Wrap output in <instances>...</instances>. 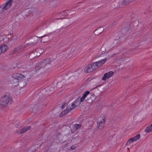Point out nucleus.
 I'll return each instance as SVG.
<instances>
[{"label":"nucleus","instance_id":"nucleus-1","mask_svg":"<svg viewBox=\"0 0 152 152\" xmlns=\"http://www.w3.org/2000/svg\"><path fill=\"white\" fill-rule=\"evenodd\" d=\"M12 100L10 95L8 93L3 95L0 100V104L4 106H7L9 103Z\"/></svg>","mask_w":152,"mask_h":152},{"label":"nucleus","instance_id":"nucleus-2","mask_svg":"<svg viewBox=\"0 0 152 152\" xmlns=\"http://www.w3.org/2000/svg\"><path fill=\"white\" fill-rule=\"evenodd\" d=\"M107 58H105L104 59H101L100 61H98L96 62H93L91 65L94 70H95L99 67L102 66L106 61Z\"/></svg>","mask_w":152,"mask_h":152},{"label":"nucleus","instance_id":"nucleus-3","mask_svg":"<svg viewBox=\"0 0 152 152\" xmlns=\"http://www.w3.org/2000/svg\"><path fill=\"white\" fill-rule=\"evenodd\" d=\"M105 118L104 116L99 118L97 123V127L99 129H102L104 127L105 124Z\"/></svg>","mask_w":152,"mask_h":152},{"label":"nucleus","instance_id":"nucleus-4","mask_svg":"<svg viewBox=\"0 0 152 152\" xmlns=\"http://www.w3.org/2000/svg\"><path fill=\"white\" fill-rule=\"evenodd\" d=\"M45 65L43 61L38 64L35 67V71L36 72L42 74Z\"/></svg>","mask_w":152,"mask_h":152},{"label":"nucleus","instance_id":"nucleus-5","mask_svg":"<svg viewBox=\"0 0 152 152\" xmlns=\"http://www.w3.org/2000/svg\"><path fill=\"white\" fill-rule=\"evenodd\" d=\"M46 105V104H43V105L42 104H35L32 107V111L34 113H36L38 110L41 109L42 107L45 106Z\"/></svg>","mask_w":152,"mask_h":152},{"label":"nucleus","instance_id":"nucleus-6","mask_svg":"<svg viewBox=\"0 0 152 152\" xmlns=\"http://www.w3.org/2000/svg\"><path fill=\"white\" fill-rule=\"evenodd\" d=\"M39 37L36 36L30 37L29 39V42L28 43V45H34L36 44L37 42Z\"/></svg>","mask_w":152,"mask_h":152},{"label":"nucleus","instance_id":"nucleus-7","mask_svg":"<svg viewBox=\"0 0 152 152\" xmlns=\"http://www.w3.org/2000/svg\"><path fill=\"white\" fill-rule=\"evenodd\" d=\"M81 102L80 97H79L76 99L75 101L73 103H72V104L70 106L71 108L72 109H74L79 106Z\"/></svg>","mask_w":152,"mask_h":152},{"label":"nucleus","instance_id":"nucleus-8","mask_svg":"<svg viewBox=\"0 0 152 152\" xmlns=\"http://www.w3.org/2000/svg\"><path fill=\"white\" fill-rule=\"evenodd\" d=\"M31 128V127L30 126H27L25 127L24 128L20 129L18 130H16L15 131L16 132L18 133L19 134H23L26 132L29 129H30Z\"/></svg>","mask_w":152,"mask_h":152},{"label":"nucleus","instance_id":"nucleus-9","mask_svg":"<svg viewBox=\"0 0 152 152\" xmlns=\"http://www.w3.org/2000/svg\"><path fill=\"white\" fill-rule=\"evenodd\" d=\"M114 74V72L113 71H111L107 73H105L102 78L103 80H105L107 78H109L112 77Z\"/></svg>","mask_w":152,"mask_h":152},{"label":"nucleus","instance_id":"nucleus-10","mask_svg":"<svg viewBox=\"0 0 152 152\" xmlns=\"http://www.w3.org/2000/svg\"><path fill=\"white\" fill-rule=\"evenodd\" d=\"M13 76L14 78H16L18 80H19V81H20L21 80L24 79V78H25V76L19 73L14 74Z\"/></svg>","mask_w":152,"mask_h":152},{"label":"nucleus","instance_id":"nucleus-11","mask_svg":"<svg viewBox=\"0 0 152 152\" xmlns=\"http://www.w3.org/2000/svg\"><path fill=\"white\" fill-rule=\"evenodd\" d=\"M72 109L71 108V107L69 106H67L66 110H64L60 114V117H61L67 114Z\"/></svg>","mask_w":152,"mask_h":152},{"label":"nucleus","instance_id":"nucleus-12","mask_svg":"<svg viewBox=\"0 0 152 152\" xmlns=\"http://www.w3.org/2000/svg\"><path fill=\"white\" fill-rule=\"evenodd\" d=\"M12 2V1L11 0H9L6 3L5 5L2 8V10H5L9 8L11 6Z\"/></svg>","mask_w":152,"mask_h":152},{"label":"nucleus","instance_id":"nucleus-13","mask_svg":"<svg viewBox=\"0 0 152 152\" xmlns=\"http://www.w3.org/2000/svg\"><path fill=\"white\" fill-rule=\"evenodd\" d=\"M94 69L91 64L88 65L85 69V71L86 73L91 72L94 71Z\"/></svg>","mask_w":152,"mask_h":152},{"label":"nucleus","instance_id":"nucleus-14","mask_svg":"<svg viewBox=\"0 0 152 152\" xmlns=\"http://www.w3.org/2000/svg\"><path fill=\"white\" fill-rule=\"evenodd\" d=\"M8 46L4 44H1L0 45V54L4 52L7 48Z\"/></svg>","mask_w":152,"mask_h":152},{"label":"nucleus","instance_id":"nucleus-15","mask_svg":"<svg viewBox=\"0 0 152 152\" xmlns=\"http://www.w3.org/2000/svg\"><path fill=\"white\" fill-rule=\"evenodd\" d=\"M90 94V91H86L83 94V96L80 98V100L81 102H83L85 100V98L87 96L89 95Z\"/></svg>","mask_w":152,"mask_h":152},{"label":"nucleus","instance_id":"nucleus-16","mask_svg":"<svg viewBox=\"0 0 152 152\" xmlns=\"http://www.w3.org/2000/svg\"><path fill=\"white\" fill-rule=\"evenodd\" d=\"M104 29L103 27H100L99 28L96 30L94 32L95 33V34L98 35L101 33L103 31Z\"/></svg>","mask_w":152,"mask_h":152},{"label":"nucleus","instance_id":"nucleus-17","mask_svg":"<svg viewBox=\"0 0 152 152\" xmlns=\"http://www.w3.org/2000/svg\"><path fill=\"white\" fill-rule=\"evenodd\" d=\"M130 30V27H126V28H122L121 29V32L123 34H126L127 33L129 32Z\"/></svg>","mask_w":152,"mask_h":152},{"label":"nucleus","instance_id":"nucleus-18","mask_svg":"<svg viewBox=\"0 0 152 152\" xmlns=\"http://www.w3.org/2000/svg\"><path fill=\"white\" fill-rule=\"evenodd\" d=\"M45 65L47 64H50L51 62V59L50 58H48L45 59L43 61Z\"/></svg>","mask_w":152,"mask_h":152},{"label":"nucleus","instance_id":"nucleus-19","mask_svg":"<svg viewBox=\"0 0 152 152\" xmlns=\"http://www.w3.org/2000/svg\"><path fill=\"white\" fill-rule=\"evenodd\" d=\"M152 131V124L150 125V126L147 127L145 130V132L146 133L150 132Z\"/></svg>","mask_w":152,"mask_h":152},{"label":"nucleus","instance_id":"nucleus-20","mask_svg":"<svg viewBox=\"0 0 152 152\" xmlns=\"http://www.w3.org/2000/svg\"><path fill=\"white\" fill-rule=\"evenodd\" d=\"M11 82L12 84L16 83L19 82V80H18L17 79L14 78L13 76L11 77Z\"/></svg>","mask_w":152,"mask_h":152},{"label":"nucleus","instance_id":"nucleus-21","mask_svg":"<svg viewBox=\"0 0 152 152\" xmlns=\"http://www.w3.org/2000/svg\"><path fill=\"white\" fill-rule=\"evenodd\" d=\"M46 35H44L42 36L39 37V38H42L41 40V41L43 42H46L49 41V39L48 38L46 40H45V39H44L43 38L44 37H45Z\"/></svg>","mask_w":152,"mask_h":152},{"label":"nucleus","instance_id":"nucleus-22","mask_svg":"<svg viewBox=\"0 0 152 152\" xmlns=\"http://www.w3.org/2000/svg\"><path fill=\"white\" fill-rule=\"evenodd\" d=\"M140 134H137L134 137L132 138V139H133L134 141H135L138 140L140 138Z\"/></svg>","mask_w":152,"mask_h":152},{"label":"nucleus","instance_id":"nucleus-23","mask_svg":"<svg viewBox=\"0 0 152 152\" xmlns=\"http://www.w3.org/2000/svg\"><path fill=\"white\" fill-rule=\"evenodd\" d=\"M81 126L80 124H75L74 126V129L76 130L80 128Z\"/></svg>","mask_w":152,"mask_h":152},{"label":"nucleus","instance_id":"nucleus-24","mask_svg":"<svg viewBox=\"0 0 152 152\" xmlns=\"http://www.w3.org/2000/svg\"><path fill=\"white\" fill-rule=\"evenodd\" d=\"M34 53H31V54H30L29 56V57L31 59H33L36 56H37V55H35V56H34Z\"/></svg>","mask_w":152,"mask_h":152},{"label":"nucleus","instance_id":"nucleus-25","mask_svg":"<svg viewBox=\"0 0 152 152\" xmlns=\"http://www.w3.org/2000/svg\"><path fill=\"white\" fill-rule=\"evenodd\" d=\"M133 141H133V139H132V138H131L128 140V142H129V144H130Z\"/></svg>","mask_w":152,"mask_h":152},{"label":"nucleus","instance_id":"nucleus-26","mask_svg":"<svg viewBox=\"0 0 152 152\" xmlns=\"http://www.w3.org/2000/svg\"><path fill=\"white\" fill-rule=\"evenodd\" d=\"M66 105V103H64L62 104L61 106V108L62 109H63L64 108Z\"/></svg>","mask_w":152,"mask_h":152},{"label":"nucleus","instance_id":"nucleus-27","mask_svg":"<svg viewBox=\"0 0 152 152\" xmlns=\"http://www.w3.org/2000/svg\"><path fill=\"white\" fill-rule=\"evenodd\" d=\"M76 147V146L75 145H74L71 147V149L72 150H74L75 149Z\"/></svg>","mask_w":152,"mask_h":152},{"label":"nucleus","instance_id":"nucleus-28","mask_svg":"<svg viewBox=\"0 0 152 152\" xmlns=\"http://www.w3.org/2000/svg\"><path fill=\"white\" fill-rule=\"evenodd\" d=\"M114 42L115 43H118V41L117 39H115Z\"/></svg>","mask_w":152,"mask_h":152},{"label":"nucleus","instance_id":"nucleus-29","mask_svg":"<svg viewBox=\"0 0 152 152\" xmlns=\"http://www.w3.org/2000/svg\"><path fill=\"white\" fill-rule=\"evenodd\" d=\"M39 26H37L36 27V28H35V30H37L38 29H39Z\"/></svg>","mask_w":152,"mask_h":152},{"label":"nucleus","instance_id":"nucleus-30","mask_svg":"<svg viewBox=\"0 0 152 152\" xmlns=\"http://www.w3.org/2000/svg\"><path fill=\"white\" fill-rule=\"evenodd\" d=\"M64 18H57L56 19H55V20H57L60 19H64Z\"/></svg>","mask_w":152,"mask_h":152},{"label":"nucleus","instance_id":"nucleus-31","mask_svg":"<svg viewBox=\"0 0 152 152\" xmlns=\"http://www.w3.org/2000/svg\"><path fill=\"white\" fill-rule=\"evenodd\" d=\"M129 143L128 142H127L126 144L125 145H129Z\"/></svg>","mask_w":152,"mask_h":152},{"label":"nucleus","instance_id":"nucleus-32","mask_svg":"<svg viewBox=\"0 0 152 152\" xmlns=\"http://www.w3.org/2000/svg\"><path fill=\"white\" fill-rule=\"evenodd\" d=\"M60 134H56V136H60Z\"/></svg>","mask_w":152,"mask_h":152},{"label":"nucleus","instance_id":"nucleus-33","mask_svg":"<svg viewBox=\"0 0 152 152\" xmlns=\"http://www.w3.org/2000/svg\"><path fill=\"white\" fill-rule=\"evenodd\" d=\"M104 54H102L100 55V56H99L100 57H102L103 56V55Z\"/></svg>","mask_w":152,"mask_h":152},{"label":"nucleus","instance_id":"nucleus-34","mask_svg":"<svg viewBox=\"0 0 152 152\" xmlns=\"http://www.w3.org/2000/svg\"><path fill=\"white\" fill-rule=\"evenodd\" d=\"M99 86H100V85H98V86H96V87L95 88H97V87H99Z\"/></svg>","mask_w":152,"mask_h":152},{"label":"nucleus","instance_id":"nucleus-35","mask_svg":"<svg viewBox=\"0 0 152 152\" xmlns=\"http://www.w3.org/2000/svg\"><path fill=\"white\" fill-rule=\"evenodd\" d=\"M60 13H62L61 12H60Z\"/></svg>","mask_w":152,"mask_h":152},{"label":"nucleus","instance_id":"nucleus-36","mask_svg":"<svg viewBox=\"0 0 152 152\" xmlns=\"http://www.w3.org/2000/svg\"><path fill=\"white\" fill-rule=\"evenodd\" d=\"M12 1V0H11Z\"/></svg>","mask_w":152,"mask_h":152}]
</instances>
